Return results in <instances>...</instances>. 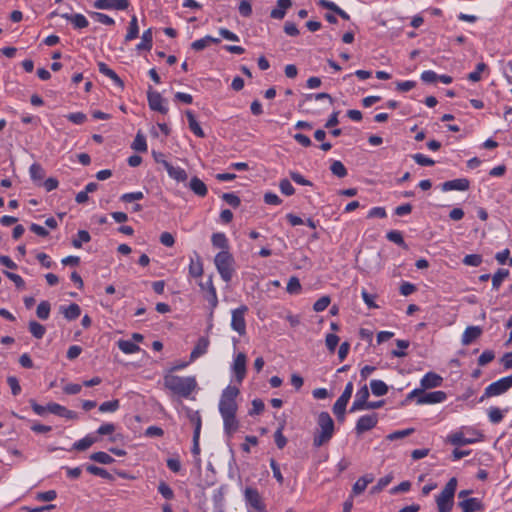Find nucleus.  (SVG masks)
Here are the masks:
<instances>
[{"label": "nucleus", "instance_id": "obj_23", "mask_svg": "<svg viewBox=\"0 0 512 512\" xmlns=\"http://www.w3.org/2000/svg\"><path fill=\"white\" fill-rule=\"evenodd\" d=\"M61 17L65 18L66 20L70 21L75 28L77 29H82V28H86L89 24L88 20L86 19V17L82 14H68V13H65V14H62Z\"/></svg>", "mask_w": 512, "mask_h": 512}, {"label": "nucleus", "instance_id": "obj_46", "mask_svg": "<svg viewBox=\"0 0 512 512\" xmlns=\"http://www.w3.org/2000/svg\"><path fill=\"white\" fill-rule=\"evenodd\" d=\"M86 470L90 474L99 476V477L104 478V479L111 478V475H110V473L107 470H105V469H103L101 467L95 466V465H87L86 466Z\"/></svg>", "mask_w": 512, "mask_h": 512}, {"label": "nucleus", "instance_id": "obj_6", "mask_svg": "<svg viewBox=\"0 0 512 512\" xmlns=\"http://www.w3.org/2000/svg\"><path fill=\"white\" fill-rule=\"evenodd\" d=\"M244 500L247 506L252 508L257 512H266V505L264 503L263 497L257 488L252 486L245 487L244 491Z\"/></svg>", "mask_w": 512, "mask_h": 512}, {"label": "nucleus", "instance_id": "obj_32", "mask_svg": "<svg viewBox=\"0 0 512 512\" xmlns=\"http://www.w3.org/2000/svg\"><path fill=\"white\" fill-rule=\"evenodd\" d=\"M117 345L125 354H134L140 350V347L130 340H119Z\"/></svg>", "mask_w": 512, "mask_h": 512}, {"label": "nucleus", "instance_id": "obj_61", "mask_svg": "<svg viewBox=\"0 0 512 512\" xmlns=\"http://www.w3.org/2000/svg\"><path fill=\"white\" fill-rule=\"evenodd\" d=\"M330 304V297L328 296H322L320 299H318L313 306V309L316 312L324 311L328 305Z\"/></svg>", "mask_w": 512, "mask_h": 512}, {"label": "nucleus", "instance_id": "obj_58", "mask_svg": "<svg viewBox=\"0 0 512 512\" xmlns=\"http://www.w3.org/2000/svg\"><path fill=\"white\" fill-rule=\"evenodd\" d=\"M91 15H92V17L95 18V20L97 22H99L101 24H104V25H113L114 24V20L110 16H108L104 13L93 12Z\"/></svg>", "mask_w": 512, "mask_h": 512}, {"label": "nucleus", "instance_id": "obj_62", "mask_svg": "<svg viewBox=\"0 0 512 512\" xmlns=\"http://www.w3.org/2000/svg\"><path fill=\"white\" fill-rule=\"evenodd\" d=\"M282 429L283 427L281 426L280 428L277 429V431L274 434L275 443L279 449H283L287 444V439L283 435Z\"/></svg>", "mask_w": 512, "mask_h": 512}, {"label": "nucleus", "instance_id": "obj_28", "mask_svg": "<svg viewBox=\"0 0 512 512\" xmlns=\"http://www.w3.org/2000/svg\"><path fill=\"white\" fill-rule=\"evenodd\" d=\"M220 40L212 36H205L204 38L198 39L191 44L192 49L195 51H201L208 47L211 43L217 44Z\"/></svg>", "mask_w": 512, "mask_h": 512}, {"label": "nucleus", "instance_id": "obj_8", "mask_svg": "<svg viewBox=\"0 0 512 512\" xmlns=\"http://www.w3.org/2000/svg\"><path fill=\"white\" fill-rule=\"evenodd\" d=\"M247 311L248 308L245 305L232 311L231 327L234 331L238 332L240 336L246 333L245 314Z\"/></svg>", "mask_w": 512, "mask_h": 512}, {"label": "nucleus", "instance_id": "obj_37", "mask_svg": "<svg viewBox=\"0 0 512 512\" xmlns=\"http://www.w3.org/2000/svg\"><path fill=\"white\" fill-rule=\"evenodd\" d=\"M90 459L95 462H98L100 464H106V465L114 462L113 457H111L108 453L102 452V451L92 453L90 455Z\"/></svg>", "mask_w": 512, "mask_h": 512}, {"label": "nucleus", "instance_id": "obj_48", "mask_svg": "<svg viewBox=\"0 0 512 512\" xmlns=\"http://www.w3.org/2000/svg\"><path fill=\"white\" fill-rule=\"evenodd\" d=\"M386 237L389 241H391L399 246H406L401 232H399L397 230L389 231L387 233Z\"/></svg>", "mask_w": 512, "mask_h": 512}, {"label": "nucleus", "instance_id": "obj_29", "mask_svg": "<svg viewBox=\"0 0 512 512\" xmlns=\"http://www.w3.org/2000/svg\"><path fill=\"white\" fill-rule=\"evenodd\" d=\"M203 273V265L199 255H195V258H191L189 264V274L192 277H199Z\"/></svg>", "mask_w": 512, "mask_h": 512}, {"label": "nucleus", "instance_id": "obj_54", "mask_svg": "<svg viewBox=\"0 0 512 512\" xmlns=\"http://www.w3.org/2000/svg\"><path fill=\"white\" fill-rule=\"evenodd\" d=\"M279 188L286 196H291L295 193V189L288 179H282L279 183Z\"/></svg>", "mask_w": 512, "mask_h": 512}, {"label": "nucleus", "instance_id": "obj_56", "mask_svg": "<svg viewBox=\"0 0 512 512\" xmlns=\"http://www.w3.org/2000/svg\"><path fill=\"white\" fill-rule=\"evenodd\" d=\"M66 118L74 123V124H77V125H80V124H83L86 119H87V116L82 113V112H75V113H70L66 116Z\"/></svg>", "mask_w": 512, "mask_h": 512}, {"label": "nucleus", "instance_id": "obj_17", "mask_svg": "<svg viewBox=\"0 0 512 512\" xmlns=\"http://www.w3.org/2000/svg\"><path fill=\"white\" fill-rule=\"evenodd\" d=\"M59 311L68 321L75 320L81 315V308L76 303H71L69 305H61L59 307Z\"/></svg>", "mask_w": 512, "mask_h": 512}, {"label": "nucleus", "instance_id": "obj_33", "mask_svg": "<svg viewBox=\"0 0 512 512\" xmlns=\"http://www.w3.org/2000/svg\"><path fill=\"white\" fill-rule=\"evenodd\" d=\"M138 33H139L138 21H137V17L134 15V16H132L131 21L129 23L128 31L125 36V41L128 42V41H131V40L137 38Z\"/></svg>", "mask_w": 512, "mask_h": 512}, {"label": "nucleus", "instance_id": "obj_60", "mask_svg": "<svg viewBox=\"0 0 512 512\" xmlns=\"http://www.w3.org/2000/svg\"><path fill=\"white\" fill-rule=\"evenodd\" d=\"M222 199L230 206L236 208L240 205V198L234 193H224Z\"/></svg>", "mask_w": 512, "mask_h": 512}, {"label": "nucleus", "instance_id": "obj_5", "mask_svg": "<svg viewBox=\"0 0 512 512\" xmlns=\"http://www.w3.org/2000/svg\"><path fill=\"white\" fill-rule=\"evenodd\" d=\"M215 266L225 282L232 279L234 273V258L228 250H222L214 259Z\"/></svg>", "mask_w": 512, "mask_h": 512}, {"label": "nucleus", "instance_id": "obj_9", "mask_svg": "<svg viewBox=\"0 0 512 512\" xmlns=\"http://www.w3.org/2000/svg\"><path fill=\"white\" fill-rule=\"evenodd\" d=\"M147 99L148 104L151 110L157 111L161 114H167L168 107L166 104V100L161 96V94L151 87L147 91Z\"/></svg>", "mask_w": 512, "mask_h": 512}, {"label": "nucleus", "instance_id": "obj_50", "mask_svg": "<svg viewBox=\"0 0 512 512\" xmlns=\"http://www.w3.org/2000/svg\"><path fill=\"white\" fill-rule=\"evenodd\" d=\"M509 270L508 269H499L492 277V284L494 287H498L501 285L502 281L508 277Z\"/></svg>", "mask_w": 512, "mask_h": 512}, {"label": "nucleus", "instance_id": "obj_34", "mask_svg": "<svg viewBox=\"0 0 512 512\" xmlns=\"http://www.w3.org/2000/svg\"><path fill=\"white\" fill-rule=\"evenodd\" d=\"M370 387L375 396H383L388 392V386L381 380H372Z\"/></svg>", "mask_w": 512, "mask_h": 512}, {"label": "nucleus", "instance_id": "obj_42", "mask_svg": "<svg viewBox=\"0 0 512 512\" xmlns=\"http://www.w3.org/2000/svg\"><path fill=\"white\" fill-rule=\"evenodd\" d=\"M330 170L332 174L337 176L338 178H344L347 175V169L339 160H335L332 162Z\"/></svg>", "mask_w": 512, "mask_h": 512}, {"label": "nucleus", "instance_id": "obj_10", "mask_svg": "<svg viewBox=\"0 0 512 512\" xmlns=\"http://www.w3.org/2000/svg\"><path fill=\"white\" fill-rule=\"evenodd\" d=\"M447 395L444 391H433V392H425L423 391L421 395L417 398L416 403L418 405L424 404H437L445 401Z\"/></svg>", "mask_w": 512, "mask_h": 512}, {"label": "nucleus", "instance_id": "obj_53", "mask_svg": "<svg viewBox=\"0 0 512 512\" xmlns=\"http://www.w3.org/2000/svg\"><path fill=\"white\" fill-rule=\"evenodd\" d=\"M413 160L421 166H433L435 161L424 154L417 153L412 156Z\"/></svg>", "mask_w": 512, "mask_h": 512}, {"label": "nucleus", "instance_id": "obj_36", "mask_svg": "<svg viewBox=\"0 0 512 512\" xmlns=\"http://www.w3.org/2000/svg\"><path fill=\"white\" fill-rule=\"evenodd\" d=\"M448 441L456 446L471 444L474 442L472 439L465 438L462 432H455L449 435Z\"/></svg>", "mask_w": 512, "mask_h": 512}, {"label": "nucleus", "instance_id": "obj_21", "mask_svg": "<svg viewBox=\"0 0 512 512\" xmlns=\"http://www.w3.org/2000/svg\"><path fill=\"white\" fill-rule=\"evenodd\" d=\"M463 512H476L482 509V503L477 498H468L458 502Z\"/></svg>", "mask_w": 512, "mask_h": 512}, {"label": "nucleus", "instance_id": "obj_59", "mask_svg": "<svg viewBox=\"0 0 512 512\" xmlns=\"http://www.w3.org/2000/svg\"><path fill=\"white\" fill-rule=\"evenodd\" d=\"M352 393H353V383L352 382H348L345 386V389L343 391V393L341 394V396L337 399L338 401L340 402H344L346 404H348L351 396H352Z\"/></svg>", "mask_w": 512, "mask_h": 512}, {"label": "nucleus", "instance_id": "obj_30", "mask_svg": "<svg viewBox=\"0 0 512 512\" xmlns=\"http://www.w3.org/2000/svg\"><path fill=\"white\" fill-rule=\"evenodd\" d=\"M152 42H153V35H152V29L149 28L146 31L143 32L141 37V42L137 45V50H147L150 51L152 48Z\"/></svg>", "mask_w": 512, "mask_h": 512}, {"label": "nucleus", "instance_id": "obj_55", "mask_svg": "<svg viewBox=\"0 0 512 512\" xmlns=\"http://www.w3.org/2000/svg\"><path fill=\"white\" fill-rule=\"evenodd\" d=\"M188 417H189L190 421L195 425L194 431H198V434H200L202 421H201V416H200L199 412L198 411H195V412L189 411Z\"/></svg>", "mask_w": 512, "mask_h": 512}, {"label": "nucleus", "instance_id": "obj_1", "mask_svg": "<svg viewBox=\"0 0 512 512\" xmlns=\"http://www.w3.org/2000/svg\"><path fill=\"white\" fill-rule=\"evenodd\" d=\"M163 385L166 389L183 398H189L197 387L195 377H181L167 373L163 377Z\"/></svg>", "mask_w": 512, "mask_h": 512}, {"label": "nucleus", "instance_id": "obj_20", "mask_svg": "<svg viewBox=\"0 0 512 512\" xmlns=\"http://www.w3.org/2000/svg\"><path fill=\"white\" fill-rule=\"evenodd\" d=\"M292 6L291 0H277L276 8L271 10L270 16L273 19L281 20L285 17L286 10Z\"/></svg>", "mask_w": 512, "mask_h": 512}, {"label": "nucleus", "instance_id": "obj_64", "mask_svg": "<svg viewBox=\"0 0 512 512\" xmlns=\"http://www.w3.org/2000/svg\"><path fill=\"white\" fill-rule=\"evenodd\" d=\"M325 342L328 350L334 352L339 343V337L336 334H328Z\"/></svg>", "mask_w": 512, "mask_h": 512}, {"label": "nucleus", "instance_id": "obj_35", "mask_svg": "<svg viewBox=\"0 0 512 512\" xmlns=\"http://www.w3.org/2000/svg\"><path fill=\"white\" fill-rule=\"evenodd\" d=\"M30 333L36 338L41 339L46 333V328L37 321H30L28 325Z\"/></svg>", "mask_w": 512, "mask_h": 512}, {"label": "nucleus", "instance_id": "obj_11", "mask_svg": "<svg viewBox=\"0 0 512 512\" xmlns=\"http://www.w3.org/2000/svg\"><path fill=\"white\" fill-rule=\"evenodd\" d=\"M246 360L247 358L244 353H238L233 361L232 370L239 384L242 383L246 376Z\"/></svg>", "mask_w": 512, "mask_h": 512}, {"label": "nucleus", "instance_id": "obj_31", "mask_svg": "<svg viewBox=\"0 0 512 512\" xmlns=\"http://www.w3.org/2000/svg\"><path fill=\"white\" fill-rule=\"evenodd\" d=\"M96 441V437L92 435H87L84 438L80 439L79 441L75 442L73 444V449L78 451H85L88 448H90Z\"/></svg>", "mask_w": 512, "mask_h": 512}, {"label": "nucleus", "instance_id": "obj_25", "mask_svg": "<svg viewBox=\"0 0 512 512\" xmlns=\"http://www.w3.org/2000/svg\"><path fill=\"white\" fill-rule=\"evenodd\" d=\"M223 418L224 430L228 435H232L238 430L239 423L236 419V414L221 415Z\"/></svg>", "mask_w": 512, "mask_h": 512}, {"label": "nucleus", "instance_id": "obj_44", "mask_svg": "<svg viewBox=\"0 0 512 512\" xmlns=\"http://www.w3.org/2000/svg\"><path fill=\"white\" fill-rule=\"evenodd\" d=\"M488 417L491 423L498 424L503 420L504 414L499 408L490 407L488 410Z\"/></svg>", "mask_w": 512, "mask_h": 512}, {"label": "nucleus", "instance_id": "obj_63", "mask_svg": "<svg viewBox=\"0 0 512 512\" xmlns=\"http://www.w3.org/2000/svg\"><path fill=\"white\" fill-rule=\"evenodd\" d=\"M238 10L243 17H250L252 14V6L247 0H242L240 2Z\"/></svg>", "mask_w": 512, "mask_h": 512}, {"label": "nucleus", "instance_id": "obj_16", "mask_svg": "<svg viewBox=\"0 0 512 512\" xmlns=\"http://www.w3.org/2000/svg\"><path fill=\"white\" fill-rule=\"evenodd\" d=\"M48 412L58 415L60 417H64L66 419H77L78 415L76 412L72 410H68L64 406L57 403H49L48 404Z\"/></svg>", "mask_w": 512, "mask_h": 512}, {"label": "nucleus", "instance_id": "obj_57", "mask_svg": "<svg viewBox=\"0 0 512 512\" xmlns=\"http://www.w3.org/2000/svg\"><path fill=\"white\" fill-rule=\"evenodd\" d=\"M7 383L11 388V392L14 396H17L21 392V386L18 379L15 376H8Z\"/></svg>", "mask_w": 512, "mask_h": 512}, {"label": "nucleus", "instance_id": "obj_38", "mask_svg": "<svg viewBox=\"0 0 512 512\" xmlns=\"http://www.w3.org/2000/svg\"><path fill=\"white\" fill-rule=\"evenodd\" d=\"M131 147H132V149H134L137 152L147 151L146 139L140 131L136 134V137H135Z\"/></svg>", "mask_w": 512, "mask_h": 512}, {"label": "nucleus", "instance_id": "obj_15", "mask_svg": "<svg viewBox=\"0 0 512 512\" xmlns=\"http://www.w3.org/2000/svg\"><path fill=\"white\" fill-rule=\"evenodd\" d=\"M470 182L466 178H458L450 181H446L441 185V189L444 192L451 190L466 191L469 189Z\"/></svg>", "mask_w": 512, "mask_h": 512}, {"label": "nucleus", "instance_id": "obj_19", "mask_svg": "<svg viewBox=\"0 0 512 512\" xmlns=\"http://www.w3.org/2000/svg\"><path fill=\"white\" fill-rule=\"evenodd\" d=\"M168 175L177 182H185L188 178L186 171L181 167H175L171 163H165Z\"/></svg>", "mask_w": 512, "mask_h": 512}, {"label": "nucleus", "instance_id": "obj_14", "mask_svg": "<svg viewBox=\"0 0 512 512\" xmlns=\"http://www.w3.org/2000/svg\"><path fill=\"white\" fill-rule=\"evenodd\" d=\"M443 378L434 372L426 373L420 380V386L423 391L436 388L442 385Z\"/></svg>", "mask_w": 512, "mask_h": 512}, {"label": "nucleus", "instance_id": "obj_22", "mask_svg": "<svg viewBox=\"0 0 512 512\" xmlns=\"http://www.w3.org/2000/svg\"><path fill=\"white\" fill-rule=\"evenodd\" d=\"M482 333V329L478 326H469L462 335V344L469 345L476 340Z\"/></svg>", "mask_w": 512, "mask_h": 512}, {"label": "nucleus", "instance_id": "obj_49", "mask_svg": "<svg viewBox=\"0 0 512 512\" xmlns=\"http://www.w3.org/2000/svg\"><path fill=\"white\" fill-rule=\"evenodd\" d=\"M487 69V65L483 62L478 63L476 70L468 74V79L472 82H478L481 79V73Z\"/></svg>", "mask_w": 512, "mask_h": 512}, {"label": "nucleus", "instance_id": "obj_51", "mask_svg": "<svg viewBox=\"0 0 512 512\" xmlns=\"http://www.w3.org/2000/svg\"><path fill=\"white\" fill-rule=\"evenodd\" d=\"M144 198V194L141 191L125 193L120 197V200L125 203H131Z\"/></svg>", "mask_w": 512, "mask_h": 512}, {"label": "nucleus", "instance_id": "obj_2", "mask_svg": "<svg viewBox=\"0 0 512 512\" xmlns=\"http://www.w3.org/2000/svg\"><path fill=\"white\" fill-rule=\"evenodd\" d=\"M318 428L314 434L313 445L321 447L329 442L334 433V422L328 412H321L317 418Z\"/></svg>", "mask_w": 512, "mask_h": 512}, {"label": "nucleus", "instance_id": "obj_13", "mask_svg": "<svg viewBox=\"0 0 512 512\" xmlns=\"http://www.w3.org/2000/svg\"><path fill=\"white\" fill-rule=\"evenodd\" d=\"M96 9L125 10L129 6L128 0H96L93 4Z\"/></svg>", "mask_w": 512, "mask_h": 512}, {"label": "nucleus", "instance_id": "obj_24", "mask_svg": "<svg viewBox=\"0 0 512 512\" xmlns=\"http://www.w3.org/2000/svg\"><path fill=\"white\" fill-rule=\"evenodd\" d=\"M99 72L104 74L105 76L109 77L116 85L119 87H124L123 81L120 79V77L115 73L114 70L108 67L107 64L104 62L98 63Z\"/></svg>", "mask_w": 512, "mask_h": 512}, {"label": "nucleus", "instance_id": "obj_3", "mask_svg": "<svg viewBox=\"0 0 512 512\" xmlns=\"http://www.w3.org/2000/svg\"><path fill=\"white\" fill-rule=\"evenodd\" d=\"M457 488V479L451 478L436 497L438 512H450L454 505V495Z\"/></svg>", "mask_w": 512, "mask_h": 512}, {"label": "nucleus", "instance_id": "obj_7", "mask_svg": "<svg viewBox=\"0 0 512 512\" xmlns=\"http://www.w3.org/2000/svg\"><path fill=\"white\" fill-rule=\"evenodd\" d=\"M512 387V375L501 378L485 388L481 401L486 397L498 396Z\"/></svg>", "mask_w": 512, "mask_h": 512}, {"label": "nucleus", "instance_id": "obj_45", "mask_svg": "<svg viewBox=\"0 0 512 512\" xmlns=\"http://www.w3.org/2000/svg\"><path fill=\"white\" fill-rule=\"evenodd\" d=\"M347 404L344 402L336 401L333 405V413L337 417V419L341 422L345 420V412H346Z\"/></svg>", "mask_w": 512, "mask_h": 512}, {"label": "nucleus", "instance_id": "obj_40", "mask_svg": "<svg viewBox=\"0 0 512 512\" xmlns=\"http://www.w3.org/2000/svg\"><path fill=\"white\" fill-rule=\"evenodd\" d=\"M214 247L221 248L223 250L228 249V241L223 233H214L211 238Z\"/></svg>", "mask_w": 512, "mask_h": 512}, {"label": "nucleus", "instance_id": "obj_12", "mask_svg": "<svg viewBox=\"0 0 512 512\" xmlns=\"http://www.w3.org/2000/svg\"><path fill=\"white\" fill-rule=\"evenodd\" d=\"M377 422L378 418L376 414L365 415L360 417L356 423V433L358 435H361L364 432L373 429L376 426Z\"/></svg>", "mask_w": 512, "mask_h": 512}, {"label": "nucleus", "instance_id": "obj_4", "mask_svg": "<svg viewBox=\"0 0 512 512\" xmlns=\"http://www.w3.org/2000/svg\"><path fill=\"white\" fill-rule=\"evenodd\" d=\"M239 395V389L235 386H227L220 397L219 412L221 415H232L237 412L236 397Z\"/></svg>", "mask_w": 512, "mask_h": 512}, {"label": "nucleus", "instance_id": "obj_18", "mask_svg": "<svg viewBox=\"0 0 512 512\" xmlns=\"http://www.w3.org/2000/svg\"><path fill=\"white\" fill-rule=\"evenodd\" d=\"M209 347V339L207 337H201L197 341L194 349L192 350L190 354V361H194L200 356L204 355Z\"/></svg>", "mask_w": 512, "mask_h": 512}, {"label": "nucleus", "instance_id": "obj_26", "mask_svg": "<svg viewBox=\"0 0 512 512\" xmlns=\"http://www.w3.org/2000/svg\"><path fill=\"white\" fill-rule=\"evenodd\" d=\"M189 188L200 197L206 196L208 192L206 184L196 176L191 178Z\"/></svg>", "mask_w": 512, "mask_h": 512}, {"label": "nucleus", "instance_id": "obj_52", "mask_svg": "<svg viewBox=\"0 0 512 512\" xmlns=\"http://www.w3.org/2000/svg\"><path fill=\"white\" fill-rule=\"evenodd\" d=\"M463 263L468 266L477 267L482 263V257L478 254H469L464 257Z\"/></svg>", "mask_w": 512, "mask_h": 512}, {"label": "nucleus", "instance_id": "obj_27", "mask_svg": "<svg viewBox=\"0 0 512 512\" xmlns=\"http://www.w3.org/2000/svg\"><path fill=\"white\" fill-rule=\"evenodd\" d=\"M186 117L188 119V123H189V128L190 130L197 136V137H200V138H203L205 137V133L204 131L202 130V128L200 127L199 123L196 121L195 119V116L194 114L190 111V110H187L186 111Z\"/></svg>", "mask_w": 512, "mask_h": 512}, {"label": "nucleus", "instance_id": "obj_47", "mask_svg": "<svg viewBox=\"0 0 512 512\" xmlns=\"http://www.w3.org/2000/svg\"><path fill=\"white\" fill-rule=\"evenodd\" d=\"M119 406H120V403H119V400H117V399L112 400V401H106V402H103L99 406V411L103 412V413L115 412L119 409Z\"/></svg>", "mask_w": 512, "mask_h": 512}, {"label": "nucleus", "instance_id": "obj_43", "mask_svg": "<svg viewBox=\"0 0 512 512\" xmlns=\"http://www.w3.org/2000/svg\"><path fill=\"white\" fill-rule=\"evenodd\" d=\"M30 176L33 181L42 180L45 176V171L42 166L38 163H34L30 166Z\"/></svg>", "mask_w": 512, "mask_h": 512}, {"label": "nucleus", "instance_id": "obj_41", "mask_svg": "<svg viewBox=\"0 0 512 512\" xmlns=\"http://www.w3.org/2000/svg\"><path fill=\"white\" fill-rule=\"evenodd\" d=\"M91 240V236L88 231L86 230H79L77 233V238H74L72 240V245L75 248H81L82 243H88Z\"/></svg>", "mask_w": 512, "mask_h": 512}, {"label": "nucleus", "instance_id": "obj_39", "mask_svg": "<svg viewBox=\"0 0 512 512\" xmlns=\"http://www.w3.org/2000/svg\"><path fill=\"white\" fill-rule=\"evenodd\" d=\"M51 306L48 301H41L36 309L37 317L41 320L49 318Z\"/></svg>", "mask_w": 512, "mask_h": 512}]
</instances>
